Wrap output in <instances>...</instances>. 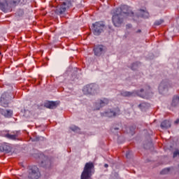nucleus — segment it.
Returning a JSON list of instances; mask_svg holds the SVG:
<instances>
[{"label": "nucleus", "instance_id": "f257e3e1", "mask_svg": "<svg viewBox=\"0 0 179 179\" xmlns=\"http://www.w3.org/2000/svg\"><path fill=\"white\" fill-rule=\"evenodd\" d=\"M113 13L112 21L115 27H120L122 24L124 17L134 16V12L127 5L122 6L116 10H113Z\"/></svg>", "mask_w": 179, "mask_h": 179}, {"label": "nucleus", "instance_id": "bb28decb", "mask_svg": "<svg viewBox=\"0 0 179 179\" xmlns=\"http://www.w3.org/2000/svg\"><path fill=\"white\" fill-rule=\"evenodd\" d=\"M177 156H179V150H176L174 152H173V157H177Z\"/></svg>", "mask_w": 179, "mask_h": 179}, {"label": "nucleus", "instance_id": "9b49d317", "mask_svg": "<svg viewBox=\"0 0 179 179\" xmlns=\"http://www.w3.org/2000/svg\"><path fill=\"white\" fill-rule=\"evenodd\" d=\"M0 113L5 118H10L13 115V110H12L1 109Z\"/></svg>", "mask_w": 179, "mask_h": 179}, {"label": "nucleus", "instance_id": "b1692460", "mask_svg": "<svg viewBox=\"0 0 179 179\" xmlns=\"http://www.w3.org/2000/svg\"><path fill=\"white\" fill-rule=\"evenodd\" d=\"M43 139L44 137L37 136L35 138H34L33 142H38V141H43Z\"/></svg>", "mask_w": 179, "mask_h": 179}, {"label": "nucleus", "instance_id": "4468645a", "mask_svg": "<svg viewBox=\"0 0 179 179\" xmlns=\"http://www.w3.org/2000/svg\"><path fill=\"white\" fill-rule=\"evenodd\" d=\"M103 46L101 45H99L97 46H95L94 48V54L96 57H100L101 54H103Z\"/></svg>", "mask_w": 179, "mask_h": 179}, {"label": "nucleus", "instance_id": "0eeeda50", "mask_svg": "<svg viewBox=\"0 0 179 179\" xmlns=\"http://www.w3.org/2000/svg\"><path fill=\"white\" fill-rule=\"evenodd\" d=\"M99 89V85L97 84H90L83 87L84 94H94L97 90Z\"/></svg>", "mask_w": 179, "mask_h": 179}, {"label": "nucleus", "instance_id": "20e7f679", "mask_svg": "<svg viewBox=\"0 0 179 179\" xmlns=\"http://www.w3.org/2000/svg\"><path fill=\"white\" fill-rule=\"evenodd\" d=\"M93 26V31L95 36H100L103 30H104V27L106 25L104 22L99 21L96 22L94 24H92Z\"/></svg>", "mask_w": 179, "mask_h": 179}, {"label": "nucleus", "instance_id": "6e6552de", "mask_svg": "<svg viewBox=\"0 0 179 179\" xmlns=\"http://www.w3.org/2000/svg\"><path fill=\"white\" fill-rule=\"evenodd\" d=\"M150 92V87L147 86L145 89H141L140 91H136V94L140 97H142V99H149Z\"/></svg>", "mask_w": 179, "mask_h": 179}, {"label": "nucleus", "instance_id": "f8f14e48", "mask_svg": "<svg viewBox=\"0 0 179 179\" xmlns=\"http://www.w3.org/2000/svg\"><path fill=\"white\" fill-rule=\"evenodd\" d=\"M169 86V82H167L166 80H163L159 86V92L161 94H162V93L164 92V90H166V89H167Z\"/></svg>", "mask_w": 179, "mask_h": 179}, {"label": "nucleus", "instance_id": "423d86ee", "mask_svg": "<svg viewBox=\"0 0 179 179\" xmlns=\"http://www.w3.org/2000/svg\"><path fill=\"white\" fill-rule=\"evenodd\" d=\"M121 110L120 108H115L113 109H108V110L101 113L102 117H108L109 118H112L113 117H117V115H120Z\"/></svg>", "mask_w": 179, "mask_h": 179}, {"label": "nucleus", "instance_id": "a878e982", "mask_svg": "<svg viewBox=\"0 0 179 179\" xmlns=\"http://www.w3.org/2000/svg\"><path fill=\"white\" fill-rule=\"evenodd\" d=\"M70 129H71V131H73L74 132H76V131H79V129L78 127L76 126H72L70 127Z\"/></svg>", "mask_w": 179, "mask_h": 179}, {"label": "nucleus", "instance_id": "412c9836", "mask_svg": "<svg viewBox=\"0 0 179 179\" xmlns=\"http://www.w3.org/2000/svg\"><path fill=\"white\" fill-rule=\"evenodd\" d=\"M17 136H18L17 134H6V138H7L8 139H11V141H15Z\"/></svg>", "mask_w": 179, "mask_h": 179}, {"label": "nucleus", "instance_id": "4be33fe9", "mask_svg": "<svg viewBox=\"0 0 179 179\" xmlns=\"http://www.w3.org/2000/svg\"><path fill=\"white\" fill-rule=\"evenodd\" d=\"M164 21L163 20H158L157 21L155 22V26H160V24H162V23H163Z\"/></svg>", "mask_w": 179, "mask_h": 179}, {"label": "nucleus", "instance_id": "72a5a7b5", "mask_svg": "<svg viewBox=\"0 0 179 179\" xmlns=\"http://www.w3.org/2000/svg\"><path fill=\"white\" fill-rule=\"evenodd\" d=\"M118 129V128H116V129Z\"/></svg>", "mask_w": 179, "mask_h": 179}, {"label": "nucleus", "instance_id": "393cba45", "mask_svg": "<svg viewBox=\"0 0 179 179\" xmlns=\"http://www.w3.org/2000/svg\"><path fill=\"white\" fill-rule=\"evenodd\" d=\"M126 157L127 159H131V157H132V152L127 151L126 153Z\"/></svg>", "mask_w": 179, "mask_h": 179}, {"label": "nucleus", "instance_id": "7c9ffc66", "mask_svg": "<svg viewBox=\"0 0 179 179\" xmlns=\"http://www.w3.org/2000/svg\"><path fill=\"white\" fill-rule=\"evenodd\" d=\"M137 33H141V29H138V30L137 31Z\"/></svg>", "mask_w": 179, "mask_h": 179}, {"label": "nucleus", "instance_id": "5701e85b", "mask_svg": "<svg viewBox=\"0 0 179 179\" xmlns=\"http://www.w3.org/2000/svg\"><path fill=\"white\" fill-rule=\"evenodd\" d=\"M169 171H170V168H166L160 172V174H167Z\"/></svg>", "mask_w": 179, "mask_h": 179}, {"label": "nucleus", "instance_id": "2eb2a0df", "mask_svg": "<svg viewBox=\"0 0 179 179\" xmlns=\"http://www.w3.org/2000/svg\"><path fill=\"white\" fill-rule=\"evenodd\" d=\"M138 16L140 17H143L144 19H148V17H149V13L146 10V9H141L139 10Z\"/></svg>", "mask_w": 179, "mask_h": 179}, {"label": "nucleus", "instance_id": "7ed1b4c3", "mask_svg": "<svg viewBox=\"0 0 179 179\" xmlns=\"http://www.w3.org/2000/svg\"><path fill=\"white\" fill-rule=\"evenodd\" d=\"M41 174L36 166H31L29 169L28 179H39Z\"/></svg>", "mask_w": 179, "mask_h": 179}, {"label": "nucleus", "instance_id": "c85d7f7f", "mask_svg": "<svg viewBox=\"0 0 179 179\" xmlns=\"http://www.w3.org/2000/svg\"><path fill=\"white\" fill-rule=\"evenodd\" d=\"M16 3H17V1H13L11 3H12V5H16Z\"/></svg>", "mask_w": 179, "mask_h": 179}, {"label": "nucleus", "instance_id": "1a4fd4ad", "mask_svg": "<svg viewBox=\"0 0 179 179\" xmlns=\"http://www.w3.org/2000/svg\"><path fill=\"white\" fill-rule=\"evenodd\" d=\"M70 6H72V3H71V1L64 2L59 8H57L56 9V13L57 15H64L66 9H68V8H69Z\"/></svg>", "mask_w": 179, "mask_h": 179}, {"label": "nucleus", "instance_id": "9d476101", "mask_svg": "<svg viewBox=\"0 0 179 179\" xmlns=\"http://www.w3.org/2000/svg\"><path fill=\"white\" fill-rule=\"evenodd\" d=\"M107 104H108V99L103 98L99 101L95 103V110H100L101 107H104V106H107Z\"/></svg>", "mask_w": 179, "mask_h": 179}, {"label": "nucleus", "instance_id": "cd10ccee", "mask_svg": "<svg viewBox=\"0 0 179 179\" xmlns=\"http://www.w3.org/2000/svg\"><path fill=\"white\" fill-rule=\"evenodd\" d=\"M174 124H179V119H177L175 122Z\"/></svg>", "mask_w": 179, "mask_h": 179}, {"label": "nucleus", "instance_id": "aec40b11", "mask_svg": "<svg viewBox=\"0 0 179 179\" xmlns=\"http://www.w3.org/2000/svg\"><path fill=\"white\" fill-rule=\"evenodd\" d=\"M10 149L9 146L6 145V144H3L0 146L1 152H10Z\"/></svg>", "mask_w": 179, "mask_h": 179}, {"label": "nucleus", "instance_id": "a211bd4d", "mask_svg": "<svg viewBox=\"0 0 179 179\" xmlns=\"http://www.w3.org/2000/svg\"><path fill=\"white\" fill-rule=\"evenodd\" d=\"M171 127V124L170 123V121L169 120H164L161 123V128L162 129H169Z\"/></svg>", "mask_w": 179, "mask_h": 179}, {"label": "nucleus", "instance_id": "c756f323", "mask_svg": "<svg viewBox=\"0 0 179 179\" xmlns=\"http://www.w3.org/2000/svg\"><path fill=\"white\" fill-rule=\"evenodd\" d=\"M104 167H106V168L108 167V164H105Z\"/></svg>", "mask_w": 179, "mask_h": 179}, {"label": "nucleus", "instance_id": "ddd939ff", "mask_svg": "<svg viewBox=\"0 0 179 179\" xmlns=\"http://www.w3.org/2000/svg\"><path fill=\"white\" fill-rule=\"evenodd\" d=\"M45 107L46 108H50L51 110L54 108H57L58 107V102L57 101H48L45 103Z\"/></svg>", "mask_w": 179, "mask_h": 179}, {"label": "nucleus", "instance_id": "6ab92c4d", "mask_svg": "<svg viewBox=\"0 0 179 179\" xmlns=\"http://www.w3.org/2000/svg\"><path fill=\"white\" fill-rule=\"evenodd\" d=\"M135 94V92H131L127 91H124L121 92V96H123V97H131Z\"/></svg>", "mask_w": 179, "mask_h": 179}, {"label": "nucleus", "instance_id": "39448f33", "mask_svg": "<svg viewBox=\"0 0 179 179\" xmlns=\"http://www.w3.org/2000/svg\"><path fill=\"white\" fill-rule=\"evenodd\" d=\"M13 99V96H10V93L4 92L1 94L0 98V103L2 107H8L9 101Z\"/></svg>", "mask_w": 179, "mask_h": 179}, {"label": "nucleus", "instance_id": "f704fd0d", "mask_svg": "<svg viewBox=\"0 0 179 179\" xmlns=\"http://www.w3.org/2000/svg\"><path fill=\"white\" fill-rule=\"evenodd\" d=\"M1 52H0V55H1Z\"/></svg>", "mask_w": 179, "mask_h": 179}, {"label": "nucleus", "instance_id": "473e14b6", "mask_svg": "<svg viewBox=\"0 0 179 179\" xmlns=\"http://www.w3.org/2000/svg\"><path fill=\"white\" fill-rule=\"evenodd\" d=\"M131 25H127V27H130Z\"/></svg>", "mask_w": 179, "mask_h": 179}, {"label": "nucleus", "instance_id": "f03ea898", "mask_svg": "<svg viewBox=\"0 0 179 179\" xmlns=\"http://www.w3.org/2000/svg\"><path fill=\"white\" fill-rule=\"evenodd\" d=\"M94 164L93 162H87L81 173L80 179H92V176H93L94 173Z\"/></svg>", "mask_w": 179, "mask_h": 179}, {"label": "nucleus", "instance_id": "2f4dec72", "mask_svg": "<svg viewBox=\"0 0 179 179\" xmlns=\"http://www.w3.org/2000/svg\"><path fill=\"white\" fill-rule=\"evenodd\" d=\"M43 163H44V162H42L41 166H42L43 167H44V165H43Z\"/></svg>", "mask_w": 179, "mask_h": 179}, {"label": "nucleus", "instance_id": "dca6fc26", "mask_svg": "<svg viewBox=\"0 0 179 179\" xmlns=\"http://www.w3.org/2000/svg\"><path fill=\"white\" fill-rule=\"evenodd\" d=\"M0 9L6 13L9 11V5L7 2L0 3Z\"/></svg>", "mask_w": 179, "mask_h": 179}, {"label": "nucleus", "instance_id": "f3484780", "mask_svg": "<svg viewBox=\"0 0 179 179\" xmlns=\"http://www.w3.org/2000/svg\"><path fill=\"white\" fill-rule=\"evenodd\" d=\"M172 107H178L179 106V95H174L172 98Z\"/></svg>", "mask_w": 179, "mask_h": 179}]
</instances>
